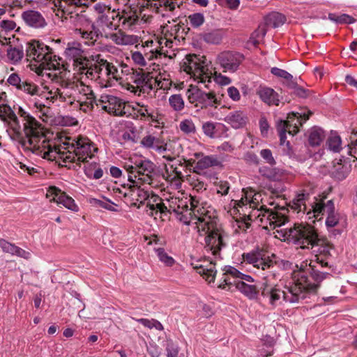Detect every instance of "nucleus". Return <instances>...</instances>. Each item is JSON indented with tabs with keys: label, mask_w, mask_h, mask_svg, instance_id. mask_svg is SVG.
Listing matches in <instances>:
<instances>
[{
	"label": "nucleus",
	"mask_w": 357,
	"mask_h": 357,
	"mask_svg": "<svg viewBox=\"0 0 357 357\" xmlns=\"http://www.w3.org/2000/svg\"><path fill=\"white\" fill-rule=\"evenodd\" d=\"M243 261L255 268L256 274L261 275V296L264 301L272 307L282 305L284 303H296L307 298V292L316 290L317 286L310 283L305 273L294 272L291 281L285 285L284 290L280 289L275 282L277 274L271 269L275 261L274 255L269 256L268 252L261 248H257L250 252L243 253Z\"/></svg>",
	"instance_id": "f257e3e1"
},
{
	"label": "nucleus",
	"mask_w": 357,
	"mask_h": 357,
	"mask_svg": "<svg viewBox=\"0 0 357 357\" xmlns=\"http://www.w3.org/2000/svg\"><path fill=\"white\" fill-rule=\"evenodd\" d=\"M167 203L168 206L162 203L167 209L159 212H173L183 224L192 226L199 236L204 238L205 250L211 252L215 258L221 259L220 251L226 246V243L225 234L218 223L215 210L195 195L190 196V208L188 207L186 199L172 197L167 200Z\"/></svg>",
	"instance_id": "f03ea898"
},
{
	"label": "nucleus",
	"mask_w": 357,
	"mask_h": 357,
	"mask_svg": "<svg viewBox=\"0 0 357 357\" xmlns=\"http://www.w3.org/2000/svg\"><path fill=\"white\" fill-rule=\"evenodd\" d=\"M262 194L253 189H243L240 200L235 201L234 206L241 208L244 218L236 220L234 227L236 232L246 231L250 221L259 219L265 229H276L288 222V209L276 205L273 209H268L263 202Z\"/></svg>",
	"instance_id": "7ed1b4c3"
},
{
	"label": "nucleus",
	"mask_w": 357,
	"mask_h": 357,
	"mask_svg": "<svg viewBox=\"0 0 357 357\" xmlns=\"http://www.w3.org/2000/svg\"><path fill=\"white\" fill-rule=\"evenodd\" d=\"M42 139L33 153L49 160L62 161L65 166L70 163H87L98 151L96 144L84 135L67 137L59 146L49 140L44 132Z\"/></svg>",
	"instance_id": "20e7f679"
},
{
	"label": "nucleus",
	"mask_w": 357,
	"mask_h": 357,
	"mask_svg": "<svg viewBox=\"0 0 357 357\" xmlns=\"http://www.w3.org/2000/svg\"><path fill=\"white\" fill-rule=\"evenodd\" d=\"M6 101V99L0 103V119L8 124V135L13 141L33 153L40 139H43L41 124L20 107L17 116Z\"/></svg>",
	"instance_id": "39448f33"
},
{
	"label": "nucleus",
	"mask_w": 357,
	"mask_h": 357,
	"mask_svg": "<svg viewBox=\"0 0 357 357\" xmlns=\"http://www.w3.org/2000/svg\"><path fill=\"white\" fill-rule=\"evenodd\" d=\"M54 72L47 73V75L54 81L51 85L47 87V110L51 104L56 102H66L68 105H73L77 100H82L81 94L90 93V86L82 82L75 75V78L77 81H70L65 79L61 73V68Z\"/></svg>",
	"instance_id": "423d86ee"
},
{
	"label": "nucleus",
	"mask_w": 357,
	"mask_h": 357,
	"mask_svg": "<svg viewBox=\"0 0 357 357\" xmlns=\"http://www.w3.org/2000/svg\"><path fill=\"white\" fill-rule=\"evenodd\" d=\"M310 249L312 250L314 259H310L309 263H307V261H303L299 270L295 271L305 273L310 283L317 286L316 290L307 292V297L311 294H315L319 284L324 280L331 276L329 273L322 271L323 268L328 266L327 259L331 255V245L318 236L317 243L310 245Z\"/></svg>",
	"instance_id": "0eeeda50"
},
{
	"label": "nucleus",
	"mask_w": 357,
	"mask_h": 357,
	"mask_svg": "<svg viewBox=\"0 0 357 357\" xmlns=\"http://www.w3.org/2000/svg\"><path fill=\"white\" fill-rule=\"evenodd\" d=\"M167 23L161 26V31L164 37L160 40H147L146 45L151 47V54L147 56L150 59L158 55H164L165 57L173 59L176 56V49L181 40L185 38L186 32L183 24L177 22L179 18L172 20V17H165Z\"/></svg>",
	"instance_id": "6e6552de"
},
{
	"label": "nucleus",
	"mask_w": 357,
	"mask_h": 357,
	"mask_svg": "<svg viewBox=\"0 0 357 357\" xmlns=\"http://www.w3.org/2000/svg\"><path fill=\"white\" fill-rule=\"evenodd\" d=\"M26 56L31 66L36 67V72L43 75V70L52 72L60 70L61 58L55 54L52 49L45 43L38 40H31L26 43Z\"/></svg>",
	"instance_id": "1a4fd4ad"
},
{
	"label": "nucleus",
	"mask_w": 357,
	"mask_h": 357,
	"mask_svg": "<svg viewBox=\"0 0 357 357\" xmlns=\"http://www.w3.org/2000/svg\"><path fill=\"white\" fill-rule=\"evenodd\" d=\"M152 188L150 185L132 183L124 192L119 190V193L126 198L127 202L130 205L137 206V208L146 202V212L149 215L153 216L158 211H165L167 207L162 204L161 199L152 192Z\"/></svg>",
	"instance_id": "9d476101"
},
{
	"label": "nucleus",
	"mask_w": 357,
	"mask_h": 357,
	"mask_svg": "<svg viewBox=\"0 0 357 357\" xmlns=\"http://www.w3.org/2000/svg\"><path fill=\"white\" fill-rule=\"evenodd\" d=\"M155 167L153 162L142 156L130 158V163H126L124 165V168L128 173V181L131 183L158 188L159 182L157 180Z\"/></svg>",
	"instance_id": "9b49d317"
},
{
	"label": "nucleus",
	"mask_w": 357,
	"mask_h": 357,
	"mask_svg": "<svg viewBox=\"0 0 357 357\" xmlns=\"http://www.w3.org/2000/svg\"><path fill=\"white\" fill-rule=\"evenodd\" d=\"M78 77L82 82L87 84L88 80L93 81L102 88L110 87L114 81L118 79L119 70L117 67L106 60H101L98 63H91L86 68L82 69Z\"/></svg>",
	"instance_id": "f8f14e48"
},
{
	"label": "nucleus",
	"mask_w": 357,
	"mask_h": 357,
	"mask_svg": "<svg viewBox=\"0 0 357 357\" xmlns=\"http://www.w3.org/2000/svg\"><path fill=\"white\" fill-rule=\"evenodd\" d=\"M276 236L284 241L291 242L302 249H310L317 243L318 233L315 228L303 223H295L292 227L276 229Z\"/></svg>",
	"instance_id": "ddd939ff"
},
{
	"label": "nucleus",
	"mask_w": 357,
	"mask_h": 357,
	"mask_svg": "<svg viewBox=\"0 0 357 357\" xmlns=\"http://www.w3.org/2000/svg\"><path fill=\"white\" fill-rule=\"evenodd\" d=\"M325 197H314L313 202L310 203V208L307 212V218L321 219L324 215H326V226L329 230L340 225L344 226L346 222L345 218L335 210L333 200L325 201Z\"/></svg>",
	"instance_id": "4468645a"
},
{
	"label": "nucleus",
	"mask_w": 357,
	"mask_h": 357,
	"mask_svg": "<svg viewBox=\"0 0 357 357\" xmlns=\"http://www.w3.org/2000/svg\"><path fill=\"white\" fill-rule=\"evenodd\" d=\"M181 69L195 81L202 83L208 88L212 80V71L200 57L195 54L187 55L181 63Z\"/></svg>",
	"instance_id": "2eb2a0df"
},
{
	"label": "nucleus",
	"mask_w": 357,
	"mask_h": 357,
	"mask_svg": "<svg viewBox=\"0 0 357 357\" xmlns=\"http://www.w3.org/2000/svg\"><path fill=\"white\" fill-rule=\"evenodd\" d=\"M47 87L48 85L40 87L31 80L24 79L20 91L29 96L30 104L45 114L47 109Z\"/></svg>",
	"instance_id": "dca6fc26"
},
{
	"label": "nucleus",
	"mask_w": 357,
	"mask_h": 357,
	"mask_svg": "<svg viewBox=\"0 0 357 357\" xmlns=\"http://www.w3.org/2000/svg\"><path fill=\"white\" fill-rule=\"evenodd\" d=\"M64 54L70 61H73L74 75L79 77L83 70L91 63L85 56L82 45L79 43H69L65 50Z\"/></svg>",
	"instance_id": "f3484780"
},
{
	"label": "nucleus",
	"mask_w": 357,
	"mask_h": 357,
	"mask_svg": "<svg viewBox=\"0 0 357 357\" xmlns=\"http://www.w3.org/2000/svg\"><path fill=\"white\" fill-rule=\"evenodd\" d=\"M93 8L98 26L111 30H116L120 27L118 20L119 11L112 10L108 6L100 3L94 5Z\"/></svg>",
	"instance_id": "a211bd4d"
},
{
	"label": "nucleus",
	"mask_w": 357,
	"mask_h": 357,
	"mask_svg": "<svg viewBox=\"0 0 357 357\" xmlns=\"http://www.w3.org/2000/svg\"><path fill=\"white\" fill-rule=\"evenodd\" d=\"M186 96L189 102L197 107H213L218 103V100L213 93H206L192 85L188 89Z\"/></svg>",
	"instance_id": "6ab92c4d"
},
{
	"label": "nucleus",
	"mask_w": 357,
	"mask_h": 357,
	"mask_svg": "<svg viewBox=\"0 0 357 357\" xmlns=\"http://www.w3.org/2000/svg\"><path fill=\"white\" fill-rule=\"evenodd\" d=\"M183 0H157L155 1V12L160 14L162 17H172V20L181 16V6Z\"/></svg>",
	"instance_id": "aec40b11"
},
{
	"label": "nucleus",
	"mask_w": 357,
	"mask_h": 357,
	"mask_svg": "<svg viewBox=\"0 0 357 357\" xmlns=\"http://www.w3.org/2000/svg\"><path fill=\"white\" fill-rule=\"evenodd\" d=\"M222 276L220 279V283L218 287L221 289H226L232 284H236L238 282H243V280L252 282V278L247 274H244L231 266H225L222 268Z\"/></svg>",
	"instance_id": "412c9836"
},
{
	"label": "nucleus",
	"mask_w": 357,
	"mask_h": 357,
	"mask_svg": "<svg viewBox=\"0 0 357 357\" xmlns=\"http://www.w3.org/2000/svg\"><path fill=\"white\" fill-rule=\"evenodd\" d=\"M193 157L189 160L190 164L193 167L195 173L201 174L205 169L219 166L221 162L214 155H204L202 152H195Z\"/></svg>",
	"instance_id": "4be33fe9"
},
{
	"label": "nucleus",
	"mask_w": 357,
	"mask_h": 357,
	"mask_svg": "<svg viewBox=\"0 0 357 357\" xmlns=\"http://www.w3.org/2000/svg\"><path fill=\"white\" fill-rule=\"evenodd\" d=\"M133 118L140 121H148L153 123H162V115L158 109H154L142 102L132 105Z\"/></svg>",
	"instance_id": "5701e85b"
},
{
	"label": "nucleus",
	"mask_w": 357,
	"mask_h": 357,
	"mask_svg": "<svg viewBox=\"0 0 357 357\" xmlns=\"http://www.w3.org/2000/svg\"><path fill=\"white\" fill-rule=\"evenodd\" d=\"M46 196L50 201L61 204L71 211L77 212L79 211V206L75 200L55 186H50L48 188Z\"/></svg>",
	"instance_id": "b1692460"
},
{
	"label": "nucleus",
	"mask_w": 357,
	"mask_h": 357,
	"mask_svg": "<svg viewBox=\"0 0 357 357\" xmlns=\"http://www.w3.org/2000/svg\"><path fill=\"white\" fill-rule=\"evenodd\" d=\"M96 105H100L102 109L115 116H122L123 114L124 102L112 95L102 94Z\"/></svg>",
	"instance_id": "393cba45"
},
{
	"label": "nucleus",
	"mask_w": 357,
	"mask_h": 357,
	"mask_svg": "<svg viewBox=\"0 0 357 357\" xmlns=\"http://www.w3.org/2000/svg\"><path fill=\"white\" fill-rule=\"evenodd\" d=\"M244 57L243 54L238 52H224L218 56V62L223 68V72H236Z\"/></svg>",
	"instance_id": "a878e982"
},
{
	"label": "nucleus",
	"mask_w": 357,
	"mask_h": 357,
	"mask_svg": "<svg viewBox=\"0 0 357 357\" xmlns=\"http://www.w3.org/2000/svg\"><path fill=\"white\" fill-rule=\"evenodd\" d=\"M311 114L309 111L289 114L287 120L283 121L286 124V128L288 129V133L292 136L296 135L298 132L300 126L309 119Z\"/></svg>",
	"instance_id": "bb28decb"
},
{
	"label": "nucleus",
	"mask_w": 357,
	"mask_h": 357,
	"mask_svg": "<svg viewBox=\"0 0 357 357\" xmlns=\"http://www.w3.org/2000/svg\"><path fill=\"white\" fill-rule=\"evenodd\" d=\"M286 21V17L284 15L279 13H272L267 15L265 19L266 24L259 26L255 31V34L259 38H263L266 34V26L276 28L282 26Z\"/></svg>",
	"instance_id": "cd10ccee"
},
{
	"label": "nucleus",
	"mask_w": 357,
	"mask_h": 357,
	"mask_svg": "<svg viewBox=\"0 0 357 357\" xmlns=\"http://www.w3.org/2000/svg\"><path fill=\"white\" fill-rule=\"evenodd\" d=\"M228 128L220 123L207 121L203 123L202 130L209 138H225L228 137Z\"/></svg>",
	"instance_id": "c85d7f7f"
},
{
	"label": "nucleus",
	"mask_w": 357,
	"mask_h": 357,
	"mask_svg": "<svg viewBox=\"0 0 357 357\" xmlns=\"http://www.w3.org/2000/svg\"><path fill=\"white\" fill-rule=\"evenodd\" d=\"M22 18L26 25L34 29H43L47 26L44 16L38 10H25L22 13Z\"/></svg>",
	"instance_id": "c756f323"
},
{
	"label": "nucleus",
	"mask_w": 357,
	"mask_h": 357,
	"mask_svg": "<svg viewBox=\"0 0 357 357\" xmlns=\"http://www.w3.org/2000/svg\"><path fill=\"white\" fill-rule=\"evenodd\" d=\"M105 38L112 40L116 45L121 46L133 45L137 44L139 42L138 36L126 34L121 31L106 33Z\"/></svg>",
	"instance_id": "7c9ffc66"
},
{
	"label": "nucleus",
	"mask_w": 357,
	"mask_h": 357,
	"mask_svg": "<svg viewBox=\"0 0 357 357\" xmlns=\"http://www.w3.org/2000/svg\"><path fill=\"white\" fill-rule=\"evenodd\" d=\"M119 23L123 29L132 30L139 21V17L135 10L132 9L124 10L119 12Z\"/></svg>",
	"instance_id": "2f4dec72"
},
{
	"label": "nucleus",
	"mask_w": 357,
	"mask_h": 357,
	"mask_svg": "<svg viewBox=\"0 0 357 357\" xmlns=\"http://www.w3.org/2000/svg\"><path fill=\"white\" fill-rule=\"evenodd\" d=\"M256 93L260 100L269 106L278 105L280 103L279 95L272 88L260 85Z\"/></svg>",
	"instance_id": "473e14b6"
},
{
	"label": "nucleus",
	"mask_w": 357,
	"mask_h": 357,
	"mask_svg": "<svg viewBox=\"0 0 357 357\" xmlns=\"http://www.w3.org/2000/svg\"><path fill=\"white\" fill-rule=\"evenodd\" d=\"M59 3V9L64 14L71 15L75 13L77 15L78 9L86 6L88 0H61Z\"/></svg>",
	"instance_id": "72a5a7b5"
},
{
	"label": "nucleus",
	"mask_w": 357,
	"mask_h": 357,
	"mask_svg": "<svg viewBox=\"0 0 357 357\" xmlns=\"http://www.w3.org/2000/svg\"><path fill=\"white\" fill-rule=\"evenodd\" d=\"M225 121L231 125V126L235 129H238L244 127L248 123V118L247 114L241 110L231 112L228 114Z\"/></svg>",
	"instance_id": "f704fd0d"
},
{
	"label": "nucleus",
	"mask_w": 357,
	"mask_h": 357,
	"mask_svg": "<svg viewBox=\"0 0 357 357\" xmlns=\"http://www.w3.org/2000/svg\"><path fill=\"white\" fill-rule=\"evenodd\" d=\"M193 268L197 273L203 276V278L208 282L214 281L216 271L215 270V264L213 262L204 261L202 264H196Z\"/></svg>",
	"instance_id": "c9c22d12"
},
{
	"label": "nucleus",
	"mask_w": 357,
	"mask_h": 357,
	"mask_svg": "<svg viewBox=\"0 0 357 357\" xmlns=\"http://www.w3.org/2000/svg\"><path fill=\"white\" fill-rule=\"evenodd\" d=\"M310 199V195L307 192H303L301 193L298 194L295 198L292 200V202L290 204L291 208L296 211L297 213H300L301 211L303 212H307L310 209L307 211V206L306 205V202L309 201ZM310 202H309V205H310ZM310 207L309 208H310Z\"/></svg>",
	"instance_id": "e433bc0d"
},
{
	"label": "nucleus",
	"mask_w": 357,
	"mask_h": 357,
	"mask_svg": "<svg viewBox=\"0 0 357 357\" xmlns=\"http://www.w3.org/2000/svg\"><path fill=\"white\" fill-rule=\"evenodd\" d=\"M326 139L325 131L319 127L312 128L308 132V143L312 147L319 146Z\"/></svg>",
	"instance_id": "4c0bfd02"
},
{
	"label": "nucleus",
	"mask_w": 357,
	"mask_h": 357,
	"mask_svg": "<svg viewBox=\"0 0 357 357\" xmlns=\"http://www.w3.org/2000/svg\"><path fill=\"white\" fill-rule=\"evenodd\" d=\"M132 82L137 84V87L142 88L144 92L146 90H153V86L152 79H149V76L142 72H136L132 73L131 77Z\"/></svg>",
	"instance_id": "58836bf2"
},
{
	"label": "nucleus",
	"mask_w": 357,
	"mask_h": 357,
	"mask_svg": "<svg viewBox=\"0 0 357 357\" xmlns=\"http://www.w3.org/2000/svg\"><path fill=\"white\" fill-rule=\"evenodd\" d=\"M24 56V50L22 46L9 45L6 49L7 61L13 65L20 63Z\"/></svg>",
	"instance_id": "ea45409f"
},
{
	"label": "nucleus",
	"mask_w": 357,
	"mask_h": 357,
	"mask_svg": "<svg viewBox=\"0 0 357 357\" xmlns=\"http://www.w3.org/2000/svg\"><path fill=\"white\" fill-rule=\"evenodd\" d=\"M184 167L178 165V166L171 165L169 169H167V178L174 183V185L179 188L181 187V181L183 178V174L181 169Z\"/></svg>",
	"instance_id": "a19ab883"
},
{
	"label": "nucleus",
	"mask_w": 357,
	"mask_h": 357,
	"mask_svg": "<svg viewBox=\"0 0 357 357\" xmlns=\"http://www.w3.org/2000/svg\"><path fill=\"white\" fill-rule=\"evenodd\" d=\"M84 172L89 179H99L103 176V170L96 162L84 163Z\"/></svg>",
	"instance_id": "79ce46f5"
},
{
	"label": "nucleus",
	"mask_w": 357,
	"mask_h": 357,
	"mask_svg": "<svg viewBox=\"0 0 357 357\" xmlns=\"http://www.w3.org/2000/svg\"><path fill=\"white\" fill-rule=\"evenodd\" d=\"M153 89H162L164 91L169 90L172 82L170 76L166 73H159L154 79H152Z\"/></svg>",
	"instance_id": "37998d69"
},
{
	"label": "nucleus",
	"mask_w": 357,
	"mask_h": 357,
	"mask_svg": "<svg viewBox=\"0 0 357 357\" xmlns=\"http://www.w3.org/2000/svg\"><path fill=\"white\" fill-rule=\"evenodd\" d=\"M144 48H148V47L145 45H143ZM149 52H146V50H144V55L143 53H142L139 51H135L132 52L131 53V59L134 63L139 67H145L147 65L146 59L148 60H152L155 58H158V56H160L161 55H158L157 56H154L151 59L149 58L147 56L148 54H151V47H149Z\"/></svg>",
	"instance_id": "c03bdc74"
},
{
	"label": "nucleus",
	"mask_w": 357,
	"mask_h": 357,
	"mask_svg": "<svg viewBox=\"0 0 357 357\" xmlns=\"http://www.w3.org/2000/svg\"><path fill=\"white\" fill-rule=\"evenodd\" d=\"M82 100H77L79 103L80 109L84 112H88L93 109V105L98 103L96 100L94 93L90 87V93L89 94H81Z\"/></svg>",
	"instance_id": "a18cd8bd"
},
{
	"label": "nucleus",
	"mask_w": 357,
	"mask_h": 357,
	"mask_svg": "<svg viewBox=\"0 0 357 357\" xmlns=\"http://www.w3.org/2000/svg\"><path fill=\"white\" fill-rule=\"evenodd\" d=\"M187 181L192 190L197 192H202L206 190L207 184L197 173L189 175Z\"/></svg>",
	"instance_id": "49530a36"
},
{
	"label": "nucleus",
	"mask_w": 357,
	"mask_h": 357,
	"mask_svg": "<svg viewBox=\"0 0 357 357\" xmlns=\"http://www.w3.org/2000/svg\"><path fill=\"white\" fill-rule=\"evenodd\" d=\"M188 24L192 29H199L205 22L204 15L202 13H194L188 16Z\"/></svg>",
	"instance_id": "de8ad7c7"
},
{
	"label": "nucleus",
	"mask_w": 357,
	"mask_h": 357,
	"mask_svg": "<svg viewBox=\"0 0 357 357\" xmlns=\"http://www.w3.org/2000/svg\"><path fill=\"white\" fill-rule=\"evenodd\" d=\"M236 287L242 294H243L250 299H254L257 298L258 292L255 286L248 284L244 282H241L236 284Z\"/></svg>",
	"instance_id": "09e8293b"
},
{
	"label": "nucleus",
	"mask_w": 357,
	"mask_h": 357,
	"mask_svg": "<svg viewBox=\"0 0 357 357\" xmlns=\"http://www.w3.org/2000/svg\"><path fill=\"white\" fill-rule=\"evenodd\" d=\"M328 149L333 152H339L341 149L342 141L340 137L336 132H331L327 139Z\"/></svg>",
	"instance_id": "8fccbe9b"
},
{
	"label": "nucleus",
	"mask_w": 357,
	"mask_h": 357,
	"mask_svg": "<svg viewBox=\"0 0 357 357\" xmlns=\"http://www.w3.org/2000/svg\"><path fill=\"white\" fill-rule=\"evenodd\" d=\"M168 101L171 108L174 111L181 112L184 109L185 102L181 94L170 96Z\"/></svg>",
	"instance_id": "3c124183"
},
{
	"label": "nucleus",
	"mask_w": 357,
	"mask_h": 357,
	"mask_svg": "<svg viewBox=\"0 0 357 357\" xmlns=\"http://www.w3.org/2000/svg\"><path fill=\"white\" fill-rule=\"evenodd\" d=\"M155 151L167 160L172 161L174 159L173 153L170 149V144L165 143L163 141H161Z\"/></svg>",
	"instance_id": "603ef678"
},
{
	"label": "nucleus",
	"mask_w": 357,
	"mask_h": 357,
	"mask_svg": "<svg viewBox=\"0 0 357 357\" xmlns=\"http://www.w3.org/2000/svg\"><path fill=\"white\" fill-rule=\"evenodd\" d=\"M222 33L220 30H213L202 35L203 40L211 44H219L222 40Z\"/></svg>",
	"instance_id": "864d4df0"
},
{
	"label": "nucleus",
	"mask_w": 357,
	"mask_h": 357,
	"mask_svg": "<svg viewBox=\"0 0 357 357\" xmlns=\"http://www.w3.org/2000/svg\"><path fill=\"white\" fill-rule=\"evenodd\" d=\"M329 19L337 24H353L356 22V20L347 15V14H341V15H335V14H330Z\"/></svg>",
	"instance_id": "5fc2aeb1"
},
{
	"label": "nucleus",
	"mask_w": 357,
	"mask_h": 357,
	"mask_svg": "<svg viewBox=\"0 0 357 357\" xmlns=\"http://www.w3.org/2000/svg\"><path fill=\"white\" fill-rule=\"evenodd\" d=\"M162 140L153 135H146L141 140V144L146 148L153 149L155 150L158 144Z\"/></svg>",
	"instance_id": "6e6d98bb"
},
{
	"label": "nucleus",
	"mask_w": 357,
	"mask_h": 357,
	"mask_svg": "<svg viewBox=\"0 0 357 357\" xmlns=\"http://www.w3.org/2000/svg\"><path fill=\"white\" fill-rule=\"evenodd\" d=\"M77 31H78V33L84 40V42L86 45H93L96 40L97 35L93 31H86L79 29H77Z\"/></svg>",
	"instance_id": "4d7b16f0"
},
{
	"label": "nucleus",
	"mask_w": 357,
	"mask_h": 357,
	"mask_svg": "<svg viewBox=\"0 0 357 357\" xmlns=\"http://www.w3.org/2000/svg\"><path fill=\"white\" fill-rule=\"evenodd\" d=\"M155 252L159 260L168 266H172L174 264V259L169 256L163 248L155 249Z\"/></svg>",
	"instance_id": "13d9d810"
},
{
	"label": "nucleus",
	"mask_w": 357,
	"mask_h": 357,
	"mask_svg": "<svg viewBox=\"0 0 357 357\" xmlns=\"http://www.w3.org/2000/svg\"><path fill=\"white\" fill-rule=\"evenodd\" d=\"M93 203L96 206L102 208L107 209L110 211H117V205L112 202L109 199L100 200L98 199H93Z\"/></svg>",
	"instance_id": "bf43d9fd"
},
{
	"label": "nucleus",
	"mask_w": 357,
	"mask_h": 357,
	"mask_svg": "<svg viewBox=\"0 0 357 357\" xmlns=\"http://www.w3.org/2000/svg\"><path fill=\"white\" fill-rule=\"evenodd\" d=\"M285 123L283 120H280L277 123V130L280 136V144L284 145L286 143L287 146H289V142H286V134L288 132V129L286 128Z\"/></svg>",
	"instance_id": "052dcab7"
},
{
	"label": "nucleus",
	"mask_w": 357,
	"mask_h": 357,
	"mask_svg": "<svg viewBox=\"0 0 357 357\" xmlns=\"http://www.w3.org/2000/svg\"><path fill=\"white\" fill-rule=\"evenodd\" d=\"M179 128L185 134L193 133L195 131V124L190 119H185L181 121L179 123Z\"/></svg>",
	"instance_id": "680f3d73"
},
{
	"label": "nucleus",
	"mask_w": 357,
	"mask_h": 357,
	"mask_svg": "<svg viewBox=\"0 0 357 357\" xmlns=\"http://www.w3.org/2000/svg\"><path fill=\"white\" fill-rule=\"evenodd\" d=\"M166 351L167 357H178L179 348L171 340H167L166 341Z\"/></svg>",
	"instance_id": "e2e57ef3"
},
{
	"label": "nucleus",
	"mask_w": 357,
	"mask_h": 357,
	"mask_svg": "<svg viewBox=\"0 0 357 357\" xmlns=\"http://www.w3.org/2000/svg\"><path fill=\"white\" fill-rule=\"evenodd\" d=\"M212 79L220 86H227L231 82V79L229 77L217 73H214V76L212 73Z\"/></svg>",
	"instance_id": "0e129e2a"
},
{
	"label": "nucleus",
	"mask_w": 357,
	"mask_h": 357,
	"mask_svg": "<svg viewBox=\"0 0 357 357\" xmlns=\"http://www.w3.org/2000/svg\"><path fill=\"white\" fill-rule=\"evenodd\" d=\"M7 82L10 85L15 87L17 90H20L23 83V80L21 79L17 73L10 74L7 79Z\"/></svg>",
	"instance_id": "69168bd1"
},
{
	"label": "nucleus",
	"mask_w": 357,
	"mask_h": 357,
	"mask_svg": "<svg viewBox=\"0 0 357 357\" xmlns=\"http://www.w3.org/2000/svg\"><path fill=\"white\" fill-rule=\"evenodd\" d=\"M271 72L273 75L283 78L287 81H290L293 78V76L290 73L276 67L272 68Z\"/></svg>",
	"instance_id": "338daca9"
},
{
	"label": "nucleus",
	"mask_w": 357,
	"mask_h": 357,
	"mask_svg": "<svg viewBox=\"0 0 357 357\" xmlns=\"http://www.w3.org/2000/svg\"><path fill=\"white\" fill-rule=\"evenodd\" d=\"M357 134L351 139V143L348 144L349 153L357 159Z\"/></svg>",
	"instance_id": "774afa93"
}]
</instances>
